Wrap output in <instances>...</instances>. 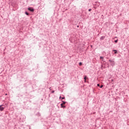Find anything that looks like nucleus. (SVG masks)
Segmentation results:
<instances>
[{"label": "nucleus", "instance_id": "1", "mask_svg": "<svg viewBox=\"0 0 129 129\" xmlns=\"http://www.w3.org/2000/svg\"><path fill=\"white\" fill-rule=\"evenodd\" d=\"M109 61L110 62L111 66H114V65H115V62H114V59H109Z\"/></svg>", "mask_w": 129, "mask_h": 129}, {"label": "nucleus", "instance_id": "2", "mask_svg": "<svg viewBox=\"0 0 129 129\" xmlns=\"http://www.w3.org/2000/svg\"><path fill=\"white\" fill-rule=\"evenodd\" d=\"M62 103L60 104V107L61 108H65V107H66V106H63V105H64V104H66V102H65L64 101H62Z\"/></svg>", "mask_w": 129, "mask_h": 129}, {"label": "nucleus", "instance_id": "3", "mask_svg": "<svg viewBox=\"0 0 129 129\" xmlns=\"http://www.w3.org/2000/svg\"><path fill=\"white\" fill-rule=\"evenodd\" d=\"M4 109H5V105H0V111H3Z\"/></svg>", "mask_w": 129, "mask_h": 129}, {"label": "nucleus", "instance_id": "4", "mask_svg": "<svg viewBox=\"0 0 129 129\" xmlns=\"http://www.w3.org/2000/svg\"><path fill=\"white\" fill-rule=\"evenodd\" d=\"M28 11H30V12H34V8L32 7H29L28 8Z\"/></svg>", "mask_w": 129, "mask_h": 129}, {"label": "nucleus", "instance_id": "5", "mask_svg": "<svg viewBox=\"0 0 129 129\" xmlns=\"http://www.w3.org/2000/svg\"><path fill=\"white\" fill-rule=\"evenodd\" d=\"M104 39H105V36H101V38H100V40H104Z\"/></svg>", "mask_w": 129, "mask_h": 129}, {"label": "nucleus", "instance_id": "6", "mask_svg": "<svg viewBox=\"0 0 129 129\" xmlns=\"http://www.w3.org/2000/svg\"><path fill=\"white\" fill-rule=\"evenodd\" d=\"M113 51L114 52V54H117V50H113Z\"/></svg>", "mask_w": 129, "mask_h": 129}, {"label": "nucleus", "instance_id": "7", "mask_svg": "<svg viewBox=\"0 0 129 129\" xmlns=\"http://www.w3.org/2000/svg\"><path fill=\"white\" fill-rule=\"evenodd\" d=\"M84 79L85 80V82H86V79H87V77H86V76H85L84 78Z\"/></svg>", "mask_w": 129, "mask_h": 129}, {"label": "nucleus", "instance_id": "8", "mask_svg": "<svg viewBox=\"0 0 129 129\" xmlns=\"http://www.w3.org/2000/svg\"><path fill=\"white\" fill-rule=\"evenodd\" d=\"M100 59H102V61H103V57L102 56H100Z\"/></svg>", "mask_w": 129, "mask_h": 129}, {"label": "nucleus", "instance_id": "9", "mask_svg": "<svg viewBox=\"0 0 129 129\" xmlns=\"http://www.w3.org/2000/svg\"><path fill=\"white\" fill-rule=\"evenodd\" d=\"M79 64L80 66H81L82 65V62H79Z\"/></svg>", "mask_w": 129, "mask_h": 129}, {"label": "nucleus", "instance_id": "10", "mask_svg": "<svg viewBox=\"0 0 129 129\" xmlns=\"http://www.w3.org/2000/svg\"><path fill=\"white\" fill-rule=\"evenodd\" d=\"M25 15L29 16V13L28 12H25Z\"/></svg>", "mask_w": 129, "mask_h": 129}, {"label": "nucleus", "instance_id": "11", "mask_svg": "<svg viewBox=\"0 0 129 129\" xmlns=\"http://www.w3.org/2000/svg\"><path fill=\"white\" fill-rule=\"evenodd\" d=\"M59 98H61V99H65V97H64L61 98V96H60Z\"/></svg>", "mask_w": 129, "mask_h": 129}, {"label": "nucleus", "instance_id": "12", "mask_svg": "<svg viewBox=\"0 0 129 129\" xmlns=\"http://www.w3.org/2000/svg\"><path fill=\"white\" fill-rule=\"evenodd\" d=\"M118 41V40L117 39V40L114 41V42L115 43H117Z\"/></svg>", "mask_w": 129, "mask_h": 129}, {"label": "nucleus", "instance_id": "13", "mask_svg": "<svg viewBox=\"0 0 129 129\" xmlns=\"http://www.w3.org/2000/svg\"><path fill=\"white\" fill-rule=\"evenodd\" d=\"M102 87H103V85H101L100 86V88H102Z\"/></svg>", "mask_w": 129, "mask_h": 129}, {"label": "nucleus", "instance_id": "14", "mask_svg": "<svg viewBox=\"0 0 129 129\" xmlns=\"http://www.w3.org/2000/svg\"><path fill=\"white\" fill-rule=\"evenodd\" d=\"M97 86L99 87V86H100V85H99V84H97Z\"/></svg>", "mask_w": 129, "mask_h": 129}, {"label": "nucleus", "instance_id": "15", "mask_svg": "<svg viewBox=\"0 0 129 129\" xmlns=\"http://www.w3.org/2000/svg\"><path fill=\"white\" fill-rule=\"evenodd\" d=\"M55 92V91H52V92H51V93H54Z\"/></svg>", "mask_w": 129, "mask_h": 129}, {"label": "nucleus", "instance_id": "16", "mask_svg": "<svg viewBox=\"0 0 129 129\" xmlns=\"http://www.w3.org/2000/svg\"><path fill=\"white\" fill-rule=\"evenodd\" d=\"M89 12H91V9H89Z\"/></svg>", "mask_w": 129, "mask_h": 129}, {"label": "nucleus", "instance_id": "17", "mask_svg": "<svg viewBox=\"0 0 129 129\" xmlns=\"http://www.w3.org/2000/svg\"><path fill=\"white\" fill-rule=\"evenodd\" d=\"M51 87L49 88V90H51Z\"/></svg>", "mask_w": 129, "mask_h": 129}, {"label": "nucleus", "instance_id": "18", "mask_svg": "<svg viewBox=\"0 0 129 129\" xmlns=\"http://www.w3.org/2000/svg\"><path fill=\"white\" fill-rule=\"evenodd\" d=\"M77 27H78V28H79V26L78 25V26H77Z\"/></svg>", "mask_w": 129, "mask_h": 129}, {"label": "nucleus", "instance_id": "19", "mask_svg": "<svg viewBox=\"0 0 129 129\" xmlns=\"http://www.w3.org/2000/svg\"><path fill=\"white\" fill-rule=\"evenodd\" d=\"M5 95H8V94H6Z\"/></svg>", "mask_w": 129, "mask_h": 129}, {"label": "nucleus", "instance_id": "20", "mask_svg": "<svg viewBox=\"0 0 129 129\" xmlns=\"http://www.w3.org/2000/svg\"><path fill=\"white\" fill-rule=\"evenodd\" d=\"M115 38H117V37H115Z\"/></svg>", "mask_w": 129, "mask_h": 129}]
</instances>
